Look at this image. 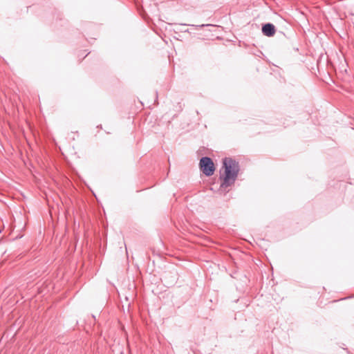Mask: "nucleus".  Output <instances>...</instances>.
Here are the masks:
<instances>
[{"mask_svg":"<svg viewBox=\"0 0 354 354\" xmlns=\"http://www.w3.org/2000/svg\"><path fill=\"white\" fill-rule=\"evenodd\" d=\"M223 167L224 168V176L222 178L221 188H227L234 184L240 170V165L238 161L230 157L223 159Z\"/></svg>","mask_w":354,"mask_h":354,"instance_id":"obj_1","label":"nucleus"},{"mask_svg":"<svg viewBox=\"0 0 354 354\" xmlns=\"http://www.w3.org/2000/svg\"><path fill=\"white\" fill-rule=\"evenodd\" d=\"M180 26H190V24H180ZM208 26H210V25H209V24L191 25V26L196 27V28H203V27Z\"/></svg>","mask_w":354,"mask_h":354,"instance_id":"obj_4","label":"nucleus"},{"mask_svg":"<svg viewBox=\"0 0 354 354\" xmlns=\"http://www.w3.org/2000/svg\"><path fill=\"white\" fill-rule=\"evenodd\" d=\"M261 31L265 36L272 37L276 32V28L271 23H266L262 25Z\"/></svg>","mask_w":354,"mask_h":354,"instance_id":"obj_3","label":"nucleus"},{"mask_svg":"<svg viewBox=\"0 0 354 354\" xmlns=\"http://www.w3.org/2000/svg\"><path fill=\"white\" fill-rule=\"evenodd\" d=\"M199 167L201 171L206 176H211L215 171L214 164L211 158L207 156L202 157L200 159Z\"/></svg>","mask_w":354,"mask_h":354,"instance_id":"obj_2","label":"nucleus"}]
</instances>
